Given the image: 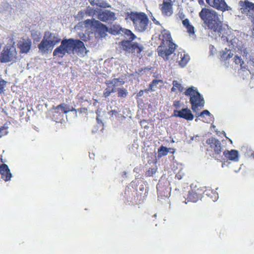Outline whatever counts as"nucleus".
Instances as JSON below:
<instances>
[{
  "mask_svg": "<svg viewBox=\"0 0 254 254\" xmlns=\"http://www.w3.org/2000/svg\"><path fill=\"white\" fill-rule=\"evenodd\" d=\"M125 20L132 22L135 29L139 32H143L147 28L149 19L143 12H127L125 13Z\"/></svg>",
  "mask_w": 254,
  "mask_h": 254,
  "instance_id": "obj_4",
  "label": "nucleus"
},
{
  "mask_svg": "<svg viewBox=\"0 0 254 254\" xmlns=\"http://www.w3.org/2000/svg\"><path fill=\"white\" fill-rule=\"evenodd\" d=\"M163 81L160 79H154L152 80V81L149 84V87L147 90H145L146 91H154L155 89H154V87H156L157 85L159 83H162Z\"/></svg>",
  "mask_w": 254,
  "mask_h": 254,
  "instance_id": "obj_30",
  "label": "nucleus"
},
{
  "mask_svg": "<svg viewBox=\"0 0 254 254\" xmlns=\"http://www.w3.org/2000/svg\"><path fill=\"white\" fill-rule=\"evenodd\" d=\"M184 94L186 96L190 97L191 108L193 112H197L204 107L205 101L203 97L193 87H189Z\"/></svg>",
  "mask_w": 254,
  "mask_h": 254,
  "instance_id": "obj_5",
  "label": "nucleus"
},
{
  "mask_svg": "<svg viewBox=\"0 0 254 254\" xmlns=\"http://www.w3.org/2000/svg\"><path fill=\"white\" fill-rule=\"evenodd\" d=\"M206 143L209 145L208 150L213 152L212 155L216 158L223 151L221 142L215 137H210L206 140Z\"/></svg>",
  "mask_w": 254,
  "mask_h": 254,
  "instance_id": "obj_13",
  "label": "nucleus"
},
{
  "mask_svg": "<svg viewBox=\"0 0 254 254\" xmlns=\"http://www.w3.org/2000/svg\"><path fill=\"white\" fill-rule=\"evenodd\" d=\"M169 149H172L171 148H168L165 146H161L159 149H158V153L160 156H165L166 155L168 152Z\"/></svg>",
  "mask_w": 254,
  "mask_h": 254,
  "instance_id": "obj_31",
  "label": "nucleus"
},
{
  "mask_svg": "<svg viewBox=\"0 0 254 254\" xmlns=\"http://www.w3.org/2000/svg\"><path fill=\"white\" fill-rule=\"evenodd\" d=\"M96 20L95 19H87L84 21V23L85 24L86 26H90L93 29L95 26V24L94 22L96 21Z\"/></svg>",
  "mask_w": 254,
  "mask_h": 254,
  "instance_id": "obj_33",
  "label": "nucleus"
},
{
  "mask_svg": "<svg viewBox=\"0 0 254 254\" xmlns=\"http://www.w3.org/2000/svg\"><path fill=\"white\" fill-rule=\"evenodd\" d=\"M198 116L204 118V119L202 120L204 122L208 123L211 121V114L208 110H203L198 115Z\"/></svg>",
  "mask_w": 254,
  "mask_h": 254,
  "instance_id": "obj_28",
  "label": "nucleus"
},
{
  "mask_svg": "<svg viewBox=\"0 0 254 254\" xmlns=\"http://www.w3.org/2000/svg\"><path fill=\"white\" fill-rule=\"evenodd\" d=\"M143 93H144V90H140L139 91V92L137 93V94L136 95V97L139 98V97L142 96L143 95Z\"/></svg>",
  "mask_w": 254,
  "mask_h": 254,
  "instance_id": "obj_44",
  "label": "nucleus"
},
{
  "mask_svg": "<svg viewBox=\"0 0 254 254\" xmlns=\"http://www.w3.org/2000/svg\"><path fill=\"white\" fill-rule=\"evenodd\" d=\"M77 112H78L80 114H86L87 112V109L86 108H80L76 109Z\"/></svg>",
  "mask_w": 254,
  "mask_h": 254,
  "instance_id": "obj_39",
  "label": "nucleus"
},
{
  "mask_svg": "<svg viewBox=\"0 0 254 254\" xmlns=\"http://www.w3.org/2000/svg\"><path fill=\"white\" fill-rule=\"evenodd\" d=\"M157 192L158 195L161 196L167 197L169 194V191L168 188L162 187L160 184L157 186Z\"/></svg>",
  "mask_w": 254,
  "mask_h": 254,
  "instance_id": "obj_26",
  "label": "nucleus"
},
{
  "mask_svg": "<svg viewBox=\"0 0 254 254\" xmlns=\"http://www.w3.org/2000/svg\"><path fill=\"white\" fill-rule=\"evenodd\" d=\"M0 174L1 178L6 182L9 181L12 177L8 167L5 164H2L0 165Z\"/></svg>",
  "mask_w": 254,
  "mask_h": 254,
  "instance_id": "obj_20",
  "label": "nucleus"
},
{
  "mask_svg": "<svg viewBox=\"0 0 254 254\" xmlns=\"http://www.w3.org/2000/svg\"><path fill=\"white\" fill-rule=\"evenodd\" d=\"M155 173V170L153 168H150L147 172H146V175L147 176H152L154 173Z\"/></svg>",
  "mask_w": 254,
  "mask_h": 254,
  "instance_id": "obj_40",
  "label": "nucleus"
},
{
  "mask_svg": "<svg viewBox=\"0 0 254 254\" xmlns=\"http://www.w3.org/2000/svg\"><path fill=\"white\" fill-rule=\"evenodd\" d=\"M182 24L184 27L187 29V31L189 35H195V29L194 26L190 23L188 18H186L182 21Z\"/></svg>",
  "mask_w": 254,
  "mask_h": 254,
  "instance_id": "obj_23",
  "label": "nucleus"
},
{
  "mask_svg": "<svg viewBox=\"0 0 254 254\" xmlns=\"http://www.w3.org/2000/svg\"><path fill=\"white\" fill-rule=\"evenodd\" d=\"M86 48L84 43L79 40L73 38L64 39L61 45L57 47L53 52V56L63 58L66 54L68 55L76 54L83 55L86 54Z\"/></svg>",
  "mask_w": 254,
  "mask_h": 254,
  "instance_id": "obj_1",
  "label": "nucleus"
},
{
  "mask_svg": "<svg viewBox=\"0 0 254 254\" xmlns=\"http://www.w3.org/2000/svg\"><path fill=\"white\" fill-rule=\"evenodd\" d=\"M95 26L93 30L95 31L96 37L98 38H103L106 35V32L108 31V27L104 24L101 23L98 20L94 22Z\"/></svg>",
  "mask_w": 254,
  "mask_h": 254,
  "instance_id": "obj_17",
  "label": "nucleus"
},
{
  "mask_svg": "<svg viewBox=\"0 0 254 254\" xmlns=\"http://www.w3.org/2000/svg\"><path fill=\"white\" fill-rule=\"evenodd\" d=\"M174 116L177 117L184 119L188 121H191L193 119L194 116L191 111L188 108H184L181 110H175L174 111Z\"/></svg>",
  "mask_w": 254,
  "mask_h": 254,
  "instance_id": "obj_18",
  "label": "nucleus"
},
{
  "mask_svg": "<svg viewBox=\"0 0 254 254\" xmlns=\"http://www.w3.org/2000/svg\"><path fill=\"white\" fill-rule=\"evenodd\" d=\"M61 41V39L50 32H46L43 39L38 45L40 51L45 53L51 50L54 47Z\"/></svg>",
  "mask_w": 254,
  "mask_h": 254,
  "instance_id": "obj_6",
  "label": "nucleus"
},
{
  "mask_svg": "<svg viewBox=\"0 0 254 254\" xmlns=\"http://www.w3.org/2000/svg\"><path fill=\"white\" fill-rule=\"evenodd\" d=\"M176 178L178 180H181L183 178V175L181 173L178 172L175 176Z\"/></svg>",
  "mask_w": 254,
  "mask_h": 254,
  "instance_id": "obj_43",
  "label": "nucleus"
},
{
  "mask_svg": "<svg viewBox=\"0 0 254 254\" xmlns=\"http://www.w3.org/2000/svg\"><path fill=\"white\" fill-rule=\"evenodd\" d=\"M53 109L55 110V113L58 114H66L70 111L77 112L76 109L74 107H70L69 106L64 103H62L55 107H53Z\"/></svg>",
  "mask_w": 254,
  "mask_h": 254,
  "instance_id": "obj_19",
  "label": "nucleus"
},
{
  "mask_svg": "<svg viewBox=\"0 0 254 254\" xmlns=\"http://www.w3.org/2000/svg\"><path fill=\"white\" fill-rule=\"evenodd\" d=\"M107 87L103 92V96L105 98L109 97L111 93L116 92V87L118 86H122L125 83L123 79L119 78H115L112 80H107L105 82Z\"/></svg>",
  "mask_w": 254,
  "mask_h": 254,
  "instance_id": "obj_11",
  "label": "nucleus"
},
{
  "mask_svg": "<svg viewBox=\"0 0 254 254\" xmlns=\"http://www.w3.org/2000/svg\"><path fill=\"white\" fill-rule=\"evenodd\" d=\"M234 60H235V63L237 64H240V65H242V64H244V62L243 61L242 59L238 56H235Z\"/></svg>",
  "mask_w": 254,
  "mask_h": 254,
  "instance_id": "obj_36",
  "label": "nucleus"
},
{
  "mask_svg": "<svg viewBox=\"0 0 254 254\" xmlns=\"http://www.w3.org/2000/svg\"><path fill=\"white\" fill-rule=\"evenodd\" d=\"M32 41L29 38H21L17 43V47L20 50L21 54H27L31 49Z\"/></svg>",
  "mask_w": 254,
  "mask_h": 254,
  "instance_id": "obj_16",
  "label": "nucleus"
},
{
  "mask_svg": "<svg viewBox=\"0 0 254 254\" xmlns=\"http://www.w3.org/2000/svg\"><path fill=\"white\" fill-rule=\"evenodd\" d=\"M109 115H110L111 116H112V117H113L114 115H115V116H116L117 115H118V112H117V111H116V110H111V111H110V112L109 113Z\"/></svg>",
  "mask_w": 254,
  "mask_h": 254,
  "instance_id": "obj_42",
  "label": "nucleus"
},
{
  "mask_svg": "<svg viewBox=\"0 0 254 254\" xmlns=\"http://www.w3.org/2000/svg\"><path fill=\"white\" fill-rule=\"evenodd\" d=\"M98 18L103 22L115 19V13L110 10H106L100 12L98 15Z\"/></svg>",
  "mask_w": 254,
  "mask_h": 254,
  "instance_id": "obj_21",
  "label": "nucleus"
},
{
  "mask_svg": "<svg viewBox=\"0 0 254 254\" xmlns=\"http://www.w3.org/2000/svg\"><path fill=\"white\" fill-rule=\"evenodd\" d=\"M17 58V52L14 45L7 44L0 54V62L7 63L14 62Z\"/></svg>",
  "mask_w": 254,
  "mask_h": 254,
  "instance_id": "obj_7",
  "label": "nucleus"
},
{
  "mask_svg": "<svg viewBox=\"0 0 254 254\" xmlns=\"http://www.w3.org/2000/svg\"><path fill=\"white\" fill-rule=\"evenodd\" d=\"M122 32L124 35L125 37L127 39H128L130 40V41L133 40L135 38V35L129 29L119 28V29L117 31V34L120 33Z\"/></svg>",
  "mask_w": 254,
  "mask_h": 254,
  "instance_id": "obj_24",
  "label": "nucleus"
},
{
  "mask_svg": "<svg viewBox=\"0 0 254 254\" xmlns=\"http://www.w3.org/2000/svg\"><path fill=\"white\" fill-rule=\"evenodd\" d=\"M120 47L126 53L138 54L143 50V47L137 42H131L129 40H123L119 43Z\"/></svg>",
  "mask_w": 254,
  "mask_h": 254,
  "instance_id": "obj_8",
  "label": "nucleus"
},
{
  "mask_svg": "<svg viewBox=\"0 0 254 254\" xmlns=\"http://www.w3.org/2000/svg\"><path fill=\"white\" fill-rule=\"evenodd\" d=\"M159 39L161 42L157 49L158 56L165 61H167L169 56L175 52L177 45L173 42L171 33L168 30H164L161 31Z\"/></svg>",
  "mask_w": 254,
  "mask_h": 254,
  "instance_id": "obj_3",
  "label": "nucleus"
},
{
  "mask_svg": "<svg viewBox=\"0 0 254 254\" xmlns=\"http://www.w3.org/2000/svg\"><path fill=\"white\" fill-rule=\"evenodd\" d=\"M96 10L93 8L88 7L85 11V13L89 16H92L95 13Z\"/></svg>",
  "mask_w": 254,
  "mask_h": 254,
  "instance_id": "obj_35",
  "label": "nucleus"
},
{
  "mask_svg": "<svg viewBox=\"0 0 254 254\" xmlns=\"http://www.w3.org/2000/svg\"><path fill=\"white\" fill-rule=\"evenodd\" d=\"M206 3L211 7L224 12L231 10V8L228 5L225 0H205Z\"/></svg>",
  "mask_w": 254,
  "mask_h": 254,
  "instance_id": "obj_14",
  "label": "nucleus"
},
{
  "mask_svg": "<svg viewBox=\"0 0 254 254\" xmlns=\"http://www.w3.org/2000/svg\"><path fill=\"white\" fill-rule=\"evenodd\" d=\"M7 82L1 78H0V95L5 91L4 88L6 85Z\"/></svg>",
  "mask_w": 254,
  "mask_h": 254,
  "instance_id": "obj_32",
  "label": "nucleus"
},
{
  "mask_svg": "<svg viewBox=\"0 0 254 254\" xmlns=\"http://www.w3.org/2000/svg\"><path fill=\"white\" fill-rule=\"evenodd\" d=\"M225 51H227V53L229 52V54L228 55H226V53L225 52H223L221 55V58L224 60H228V59L232 57V55H231V52H230L229 50H228L227 48L225 49Z\"/></svg>",
  "mask_w": 254,
  "mask_h": 254,
  "instance_id": "obj_34",
  "label": "nucleus"
},
{
  "mask_svg": "<svg viewBox=\"0 0 254 254\" xmlns=\"http://www.w3.org/2000/svg\"><path fill=\"white\" fill-rule=\"evenodd\" d=\"M198 15L203 21V27L214 32L221 33L223 29L220 15L215 10L204 7L199 12Z\"/></svg>",
  "mask_w": 254,
  "mask_h": 254,
  "instance_id": "obj_2",
  "label": "nucleus"
},
{
  "mask_svg": "<svg viewBox=\"0 0 254 254\" xmlns=\"http://www.w3.org/2000/svg\"><path fill=\"white\" fill-rule=\"evenodd\" d=\"M0 161H1V162L2 161V160L1 158H0Z\"/></svg>",
  "mask_w": 254,
  "mask_h": 254,
  "instance_id": "obj_48",
  "label": "nucleus"
},
{
  "mask_svg": "<svg viewBox=\"0 0 254 254\" xmlns=\"http://www.w3.org/2000/svg\"><path fill=\"white\" fill-rule=\"evenodd\" d=\"M173 106L177 109H179L181 107V102L180 101H175L173 102Z\"/></svg>",
  "mask_w": 254,
  "mask_h": 254,
  "instance_id": "obj_41",
  "label": "nucleus"
},
{
  "mask_svg": "<svg viewBox=\"0 0 254 254\" xmlns=\"http://www.w3.org/2000/svg\"><path fill=\"white\" fill-rule=\"evenodd\" d=\"M251 156L254 158V153H252Z\"/></svg>",
  "mask_w": 254,
  "mask_h": 254,
  "instance_id": "obj_47",
  "label": "nucleus"
},
{
  "mask_svg": "<svg viewBox=\"0 0 254 254\" xmlns=\"http://www.w3.org/2000/svg\"><path fill=\"white\" fill-rule=\"evenodd\" d=\"M173 1L172 0H163L159 4V9L162 15L170 17L173 14Z\"/></svg>",
  "mask_w": 254,
  "mask_h": 254,
  "instance_id": "obj_15",
  "label": "nucleus"
},
{
  "mask_svg": "<svg viewBox=\"0 0 254 254\" xmlns=\"http://www.w3.org/2000/svg\"><path fill=\"white\" fill-rule=\"evenodd\" d=\"M118 97L121 98H126L128 95V92L127 89L123 87L116 89Z\"/></svg>",
  "mask_w": 254,
  "mask_h": 254,
  "instance_id": "obj_29",
  "label": "nucleus"
},
{
  "mask_svg": "<svg viewBox=\"0 0 254 254\" xmlns=\"http://www.w3.org/2000/svg\"><path fill=\"white\" fill-rule=\"evenodd\" d=\"M76 99L79 102H83V101L84 100V95L81 93H79L77 96H76Z\"/></svg>",
  "mask_w": 254,
  "mask_h": 254,
  "instance_id": "obj_37",
  "label": "nucleus"
},
{
  "mask_svg": "<svg viewBox=\"0 0 254 254\" xmlns=\"http://www.w3.org/2000/svg\"><path fill=\"white\" fill-rule=\"evenodd\" d=\"M179 17L181 19H184L185 18V14L182 12H179Z\"/></svg>",
  "mask_w": 254,
  "mask_h": 254,
  "instance_id": "obj_45",
  "label": "nucleus"
},
{
  "mask_svg": "<svg viewBox=\"0 0 254 254\" xmlns=\"http://www.w3.org/2000/svg\"><path fill=\"white\" fill-rule=\"evenodd\" d=\"M173 87L171 88L172 92H175L176 91H178L180 92H182L184 91V87L182 86V84L180 83L177 80H173L172 82Z\"/></svg>",
  "mask_w": 254,
  "mask_h": 254,
  "instance_id": "obj_27",
  "label": "nucleus"
},
{
  "mask_svg": "<svg viewBox=\"0 0 254 254\" xmlns=\"http://www.w3.org/2000/svg\"><path fill=\"white\" fill-rule=\"evenodd\" d=\"M7 133L6 131V127H0V136L1 137L3 135L6 134Z\"/></svg>",
  "mask_w": 254,
  "mask_h": 254,
  "instance_id": "obj_38",
  "label": "nucleus"
},
{
  "mask_svg": "<svg viewBox=\"0 0 254 254\" xmlns=\"http://www.w3.org/2000/svg\"><path fill=\"white\" fill-rule=\"evenodd\" d=\"M225 157L229 160L237 161L238 160V151L236 150L232 149L230 151L225 150L223 152Z\"/></svg>",
  "mask_w": 254,
  "mask_h": 254,
  "instance_id": "obj_22",
  "label": "nucleus"
},
{
  "mask_svg": "<svg viewBox=\"0 0 254 254\" xmlns=\"http://www.w3.org/2000/svg\"><path fill=\"white\" fill-rule=\"evenodd\" d=\"M107 87L103 92V96L105 98L109 97L111 93L116 92V87L118 86H122L125 83L123 79L119 78H115L112 80H107L105 82Z\"/></svg>",
  "mask_w": 254,
  "mask_h": 254,
  "instance_id": "obj_12",
  "label": "nucleus"
},
{
  "mask_svg": "<svg viewBox=\"0 0 254 254\" xmlns=\"http://www.w3.org/2000/svg\"><path fill=\"white\" fill-rule=\"evenodd\" d=\"M180 56V60H178L179 65L182 67H185L190 60V57L188 55L185 53H179L178 56Z\"/></svg>",
  "mask_w": 254,
  "mask_h": 254,
  "instance_id": "obj_25",
  "label": "nucleus"
},
{
  "mask_svg": "<svg viewBox=\"0 0 254 254\" xmlns=\"http://www.w3.org/2000/svg\"><path fill=\"white\" fill-rule=\"evenodd\" d=\"M239 11L254 21V3L249 0H240L238 3Z\"/></svg>",
  "mask_w": 254,
  "mask_h": 254,
  "instance_id": "obj_9",
  "label": "nucleus"
},
{
  "mask_svg": "<svg viewBox=\"0 0 254 254\" xmlns=\"http://www.w3.org/2000/svg\"><path fill=\"white\" fill-rule=\"evenodd\" d=\"M144 189V187L143 185H141L140 187V190H143V189Z\"/></svg>",
  "mask_w": 254,
  "mask_h": 254,
  "instance_id": "obj_46",
  "label": "nucleus"
},
{
  "mask_svg": "<svg viewBox=\"0 0 254 254\" xmlns=\"http://www.w3.org/2000/svg\"><path fill=\"white\" fill-rule=\"evenodd\" d=\"M204 192L203 188L197 186L194 187L191 186L190 190L188 191L187 197L185 198V203H187L189 202H196L200 200L203 196Z\"/></svg>",
  "mask_w": 254,
  "mask_h": 254,
  "instance_id": "obj_10",
  "label": "nucleus"
}]
</instances>
